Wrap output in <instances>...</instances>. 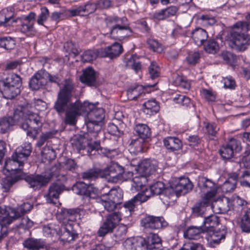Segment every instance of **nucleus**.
<instances>
[{"mask_svg": "<svg viewBox=\"0 0 250 250\" xmlns=\"http://www.w3.org/2000/svg\"><path fill=\"white\" fill-rule=\"evenodd\" d=\"M150 187L155 195H161L165 188L164 183L160 181L155 183Z\"/></svg>", "mask_w": 250, "mask_h": 250, "instance_id": "13d9d810", "label": "nucleus"}, {"mask_svg": "<svg viewBox=\"0 0 250 250\" xmlns=\"http://www.w3.org/2000/svg\"><path fill=\"white\" fill-rule=\"evenodd\" d=\"M250 30V23L238 21L233 25L230 33V45L240 51H244L249 45V40L245 33Z\"/></svg>", "mask_w": 250, "mask_h": 250, "instance_id": "39448f33", "label": "nucleus"}, {"mask_svg": "<svg viewBox=\"0 0 250 250\" xmlns=\"http://www.w3.org/2000/svg\"><path fill=\"white\" fill-rule=\"evenodd\" d=\"M142 225L146 229H159L167 224L163 217L148 216L142 220Z\"/></svg>", "mask_w": 250, "mask_h": 250, "instance_id": "aec40b11", "label": "nucleus"}, {"mask_svg": "<svg viewBox=\"0 0 250 250\" xmlns=\"http://www.w3.org/2000/svg\"><path fill=\"white\" fill-rule=\"evenodd\" d=\"M42 156L43 159L49 162L55 159L56 153L54 149L49 146H45L42 151Z\"/></svg>", "mask_w": 250, "mask_h": 250, "instance_id": "49530a36", "label": "nucleus"}, {"mask_svg": "<svg viewBox=\"0 0 250 250\" xmlns=\"http://www.w3.org/2000/svg\"><path fill=\"white\" fill-rule=\"evenodd\" d=\"M205 51L211 54H215L219 49L218 43L214 40H209L204 47Z\"/></svg>", "mask_w": 250, "mask_h": 250, "instance_id": "6e6d98bb", "label": "nucleus"}, {"mask_svg": "<svg viewBox=\"0 0 250 250\" xmlns=\"http://www.w3.org/2000/svg\"><path fill=\"white\" fill-rule=\"evenodd\" d=\"M9 215L5 207H0V241L7 236V226L12 222V219L8 217Z\"/></svg>", "mask_w": 250, "mask_h": 250, "instance_id": "dca6fc26", "label": "nucleus"}, {"mask_svg": "<svg viewBox=\"0 0 250 250\" xmlns=\"http://www.w3.org/2000/svg\"><path fill=\"white\" fill-rule=\"evenodd\" d=\"M13 13L9 12L7 9H3L0 12V25L8 26L11 24L10 21L12 19Z\"/></svg>", "mask_w": 250, "mask_h": 250, "instance_id": "a19ab883", "label": "nucleus"}, {"mask_svg": "<svg viewBox=\"0 0 250 250\" xmlns=\"http://www.w3.org/2000/svg\"><path fill=\"white\" fill-rule=\"evenodd\" d=\"M46 83L45 71H39L31 78L29 86L32 90H36L45 85Z\"/></svg>", "mask_w": 250, "mask_h": 250, "instance_id": "5701e85b", "label": "nucleus"}, {"mask_svg": "<svg viewBox=\"0 0 250 250\" xmlns=\"http://www.w3.org/2000/svg\"><path fill=\"white\" fill-rule=\"evenodd\" d=\"M105 177L108 182L112 183L131 180V190L133 192L140 190L147 181L146 176L141 173H119L113 176L110 175V173H106Z\"/></svg>", "mask_w": 250, "mask_h": 250, "instance_id": "6e6552de", "label": "nucleus"}, {"mask_svg": "<svg viewBox=\"0 0 250 250\" xmlns=\"http://www.w3.org/2000/svg\"><path fill=\"white\" fill-rule=\"evenodd\" d=\"M15 45V41L10 37H0V47L5 49H13Z\"/></svg>", "mask_w": 250, "mask_h": 250, "instance_id": "a18cd8bd", "label": "nucleus"}, {"mask_svg": "<svg viewBox=\"0 0 250 250\" xmlns=\"http://www.w3.org/2000/svg\"><path fill=\"white\" fill-rule=\"evenodd\" d=\"M97 3L89 1L83 5L69 10L72 16H85L93 13L97 9Z\"/></svg>", "mask_w": 250, "mask_h": 250, "instance_id": "6ab92c4d", "label": "nucleus"}, {"mask_svg": "<svg viewBox=\"0 0 250 250\" xmlns=\"http://www.w3.org/2000/svg\"><path fill=\"white\" fill-rule=\"evenodd\" d=\"M161 245L160 237L155 233H150L145 240L142 238L127 239L123 244L124 250H146L160 248Z\"/></svg>", "mask_w": 250, "mask_h": 250, "instance_id": "423d86ee", "label": "nucleus"}, {"mask_svg": "<svg viewBox=\"0 0 250 250\" xmlns=\"http://www.w3.org/2000/svg\"><path fill=\"white\" fill-rule=\"evenodd\" d=\"M241 149L240 142L234 138H231L228 142L223 145L220 149V153L224 159L231 158L234 152H239Z\"/></svg>", "mask_w": 250, "mask_h": 250, "instance_id": "f8f14e48", "label": "nucleus"}, {"mask_svg": "<svg viewBox=\"0 0 250 250\" xmlns=\"http://www.w3.org/2000/svg\"><path fill=\"white\" fill-rule=\"evenodd\" d=\"M20 30L24 34H32L34 32L33 22L28 20H23L21 23Z\"/></svg>", "mask_w": 250, "mask_h": 250, "instance_id": "de8ad7c7", "label": "nucleus"}, {"mask_svg": "<svg viewBox=\"0 0 250 250\" xmlns=\"http://www.w3.org/2000/svg\"><path fill=\"white\" fill-rule=\"evenodd\" d=\"M145 140L143 138H137L133 139L130 144L131 152L137 154L144 151V144Z\"/></svg>", "mask_w": 250, "mask_h": 250, "instance_id": "c9c22d12", "label": "nucleus"}, {"mask_svg": "<svg viewBox=\"0 0 250 250\" xmlns=\"http://www.w3.org/2000/svg\"><path fill=\"white\" fill-rule=\"evenodd\" d=\"M159 109V104L154 99L148 100L143 104V112L149 116L157 113Z\"/></svg>", "mask_w": 250, "mask_h": 250, "instance_id": "cd10ccee", "label": "nucleus"}, {"mask_svg": "<svg viewBox=\"0 0 250 250\" xmlns=\"http://www.w3.org/2000/svg\"><path fill=\"white\" fill-rule=\"evenodd\" d=\"M154 195L150 187H149L148 188H145L143 191L137 194L136 196H139L138 199L139 200L140 202L142 203L146 201L150 197Z\"/></svg>", "mask_w": 250, "mask_h": 250, "instance_id": "8fccbe9b", "label": "nucleus"}, {"mask_svg": "<svg viewBox=\"0 0 250 250\" xmlns=\"http://www.w3.org/2000/svg\"><path fill=\"white\" fill-rule=\"evenodd\" d=\"M59 229L60 230V226L59 225L50 223L43 227L42 231L44 235L50 237L57 235L59 233Z\"/></svg>", "mask_w": 250, "mask_h": 250, "instance_id": "ea45409f", "label": "nucleus"}, {"mask_svg": "<svg viewBox=\"0 0 250 250\" xmlns=\"http://www.w3.org/2000/svg\"><path fill=\"white\" fill-rule=\"evenodd\" d=\"M191 37L195 43L200 46L202 45L204 42L207 40L208 35L205 30L201 28H197L192 32Z\"/></svg>", "mask_w": 250, "mask_h": 250, "instance_id": "c756f323", "label": "nucleus"}, {"mask_svg": "<svg viewBox=\"0 0 250 250\" xmlns=\"http://www.w3.org/2000/svg\"><path fill=\"white\" fill-rule=\"evenodd\" d=\"M125 18H119L116 16H109L105 19V23L110 29V34H116L117 31H121L124 29L123 22L126 21Z\"/></svg>", "mask_w": 250, "mask_h": 250, "instance_id": "f3484780", "label": "nucleus"}, {"mask_svg": "<svg viewBox=\"0 0 250 250\" xmlns=\"http://www.w3.org/2000/svg\"><path fill=\"white\" fill-rule=\"evenodd\" d=\"M207 132L209 135L214 136L219 130V128L214 123H209L206 126Z\"/></svg>", "mask_w": 250, "mask_h": 250, "instance_id": "774afa93", "label": "nucleus"}, {"mask_svg": "<svg viewBox=\"0 0 250 250\" xmlns=\"http://www.w3.org/2000/svg\"><path fill=\"white\" fill-rule=\"evenodd\" d=\"M53 173H42L41 174H32L25 177V181L30 187L36 190L47 184L53 176Z\"/></svg>", "mask_w": 250, "mask_h": 250, "instance_id": "9b49d317", "label": "nucleus"}, {"mask_svg": "<svg viewBox=\"0 0 250 250\" xmlns=\"http://www.w3.org/2000/svg\"><path fill=\"white\" fill-rule=\"evenodd\" d=\"M100 49L102 53V54H100L101 57H109L110 59L118 56L123 50L122 46L117 42H115L106 48Z\"/></svg>", "mask_w": 250, "mask_h": 250, "instance_id": "b1692460", "label": "nucleus"}, {"mask_svg": "<svg viewBox=\"0 0 250 250\" xmlns=\"http://www.w3.org/2000/svg\"><path fill=\"white\" fill-rule=\"evenodd\" d=\"M74 88L72 80L70 78L65 79L63 86L58 93L54 108L59 113H63L66 109L64 122L71 125L76 124L78 116L82 114H86L88 133L96 138L101 128L99 123L102 122L104 117V109L98 108L95 104L87 102L82 103L80 100H77L67 106L71 99Z\"/></svg>", "mask_w": 250, "mask_h": 250, "instance_id": "f257e3e1", "label": "nucleus"}, {"mask_svg": "<svg viewBox=\"0 0 250 250\" xmlns=\"http://www.w3.org/2000/svg\"><path fill=\"white\" fill-rule=\"evenodd\" d=\"M48 16V10L46 8H42L41 13L38 17L37 23L39 25H43L44 22L47 20Z\"/></svg>", "mask_w": 250, "mask_h": 250, "instance_id": "69168bd1", "label": "nucleus"}, {"mask_svg": "<svg viewBox=\"0 0 250 250\" xmlns=\"http://www.w3.org/2000/svg\"><path fill=\"white\" fill-rule=\"evenodd\" d=\"M78 166L74 159H67L64 163L65 169L69 171H74L77 169Z\"/></svg>", "mask_w": 250, "mask_h": 250, "instance_id": "338daca9", "label": "nucleus"}, {"mask_svg": "<svg viewBox=\"0 0 250 250\" xmlns=\"http://www.w3.org/2000/svg\"><path fill=\"white\" fill-rule=\"evenodd\" d=\"M5 177L2 178L1 184L5 189L9 188L18 179L16 177V173H7Z\"/></svg>", "mask_w": 250, "mask_h": 250, "instance_id": "37998d69", "label": "nucleus"}, {"mask_svg": "<svg viewBox=\"0 0 250 250\" xmlns=\"http://www.w3.org/2000/svg\"><path fill=\"white\" fill-rule=\"evenodd\" d=\"M124 167L118 163L111 161L104 168V172H124Z\"/></svg>", "mask_w": 250, "mask_h": 250, "instance_id": "864d4df0", "label": "nucleus"}, {"mask_svg": "<svg viewBox=\"0 0 250 250\" xmlns=\"http://www.w3.org/2000/svg\"><path fill=\"white\" fill-rule=\"evenodd\" d=\"M201 96L208 101L213 102L216 99L215 94L209 89L203 88L200 90Z\"/></svg>", "mask_w": 250, "mask_h": 250, "instance_id": "4d7b16f0", "label": "nucleus"}, {"mask_svg": "<svg viewBox=\"0 0 250 250\" xmlns=\"http://www.w3.org/2000/svg\"><path fill=\"white\" fill-rule=\"evenodd\" d=\"M77 194L84 195L91 199H95L98 194V189L92 185H88L83 182H78L73 188Z\"/></svg>", "mask_w": 250, "mask_h": 250, "instance_id": "ddd939ff", "label": "nucleus"}, {"mask_svg": "<svg viewBox=\"0 0 250 250\" xmlns=\"http://www.w3.org/2000/svg\"><path fill=\"white\" fill-rule=\"evenodd\" d=\"M134 166L137 172H154L157 169L158 162L154 159H147Z\"/></svg>", "mask_w": 250, "mask_h": 250, "instance_id": "4be33fe9", "label": "nucleus"}, {"mask_svg": "<svg viewBox=\"0 0 250 250\" xmlns=\"http://www.w3.org/2000/svg\"><path fill=\"white\" fill-rule=\"evenodd\" d=\"M147 44L150 48L153 50V51L158 53H160L163 50V48L161 44L154 39H149L147 41Z\"/></svg>", "mask_w": 250, "mask_h": 250, "instance_id": "680f3d73", "label": "nucleus"}, {"mask_svg": "<svg viewBox=\"0 0 250 250\" xmlns=\"http://www.w3.org/2000/svg\"><path fill=\"white\" fill-rule=\"evenodd\" d=\"M161 69L155 62H151L148 67V73L152 79H155L160 75Z\"/></svg>", "mask_w": 250, "mask_h": 250, "instance_id": "09e8293b", "label": "nucleus"}, {"mask_svg": "<svg viewBox=\"0 0 250 250\" xmlns=\"http://www.w3.org/2000/svg\"><path fill=\"white\" fill-rule=\"evenodd\" d=\"M135 130L139 138L145 139L150 136L151 132L149 127L143 124H139L135 126Z\"/></svg>", "mask_w": 250, "mask_h": 250, "instance_id": "58836bf2", "label": "nucleus"}, {"mask_svg": "<svg viewBox=\"0 0 250 250\" xmlns=\"http://www.w3.org/2000/svg\"><path fill=\"white\" fill-rule=\"evenodd\" d=\"M237 175L229 177L222 186V190L224 192H230L234 190L237 183Z\"/></svg>", "mask_w": 250, "mask_h": 250, "instance_id": "e433bc0d", "label": "nucleus"}, {"mask_svg": "<svg viewBox=\"0 0 250 250\" xmlns=\"http://www.w3.org/2000/svg\"><path fill=\"white\" fill-rule=\"evenodd\" d=\"M29 108L28 105L19 106L14 110L13 116L0 118V133L7 132L11 126L24 121L21 127L26 131L28 136L35 139L38 133V127L41 124V118L38 114L29 110Z\"/></svg>", "mask_w": 250, "mask_h": 250, "instance_id": "f03ea898", "label": "nucleus"}, {"mask_svg": "<svg viewBox=\"0 0 250 250\" xmlns=\"http://www.w3.org/2000/svg\"><path fill=\"white\" fill-rule=\"evenodd\" d=\"M58 234L61 240L64 242H70L74 240L77 235L73 229L72 224H67L65 226H61Z\"/></svg>", "mask_w": 250, "mask_h": 250, "instance_id": "412c9836", "label": "nucleus"}, {"mask_svg": "<svg viewBox=\"0 0 250 250\" xmlns=\"http://www.w3.org/2000/svg\"><path fill=\"white\" fill-rule=\"evenodd\" d=\"M173 84L184 89L188 90L190 87V83L186 77L177 75L173 81Z\"/></svg>", "mask_w": 250, "mask_h": 250, "instance_id": "79ce46f5", "label": "nucleus"}, {"mask_svg": "<svg viewBox=\"0 0 250 250\" xmlns=\"http://www.w3.org/2000/svg\"><path fill=\"white\" fill-rule=\"evenodd\" d=\"M139 196L136 195L133 198L125 202L120 212H115L108 215L105 221L98 230L99 236H104L111 231L121 220L122 216H124V217L130 216L135 211L136 206L138 204H141L138 199Z\"/></svg>", "mask_w": 250, "mask_h": 250, "instance_id": "7ed1b4c3", "label": "nucleus"}, {"mask_svg": "<svg viewBox=\"0 0 250 250\" xmlns=\"http://www.w3.org/2000/svg\"><path fill=\"white\" fill-rule=\"evenodd\" d=\"M205 232L202 226H190L184 232V235L185 238L188 239H198L200 237L201 234Z\"/></svg>", "mask_w": 250, "mask_h": 250, "instance_id": "2f4dec72", "label": "nucleus"}, {"mask_svg": "<svg viewBox=\"0 0 250 250\" xmlns=\"http://www.w3.org/2000/svg\"><path fill=\"white\" fill-rule=\"evenodd\" d=\"M197 186L202 194V204L208 206L213 200L216 194V184L209 179L201 177L198 178Z\"/></svg>", "mask_w": 250, "mask_h": 250, "instance_id": "1a4fd4ad", "label": "nucleus"}, {"mask_svg": "<svg viewBox=\"0 0 250 250\" xmlns=\"http://www.w3.org/2000/svg\"><path fill=\"white\" fill-rule=\"evenodd\" d=\"M169 183V187L165 188L160 195L161 200L165 205L170 204L175 200V197L180 194L188 193L193 188V185L189 179L185 177L173 178Z\"/></svg>", "mask_w": 250, "mask_h": 250, "instance_id": "20e7f679", "label": "nucleus"}, {"mask_svg": "<svg viewBox=\"0 0 250 250\" xmlns=\"http://www.w3.org/2000/svg\"><path fill=\"white\" fill-rule=\"evenodd\" d=\"M78 216L77 212L74 209L61 208L56 215L57 220L62 223L61 226H65L67 224H72L76 220Z\"/></svg>", "mask_w": 250, "mask_h": 250, "instance_id": "2eb2a0df", "label": "nucleus"}, {"mask_svg": "<svg viewBox=\"0 0 250 250\" xmlns=\"http://www.w3.org/2000/svg\"><path fill=\"white\" fill-rule=\"evenodd\" d=\"M31 144L25 142L18 147L12 156V160L6 163L7 172H21L23 163L26 161L32 152Z\"/></svg>", "mask_w": 250, "mask_h": 250, "instance_id": "0eeeda50", "label": "nucleus"}, {"mask_svg": "<svg viewBox=\"0 0 250 250\" xmlns=\"http://www.w3.org/2000/svg\"><path fill=\"white\" fill-rule=\"evenodd\" d=\"M146 93L145 87L142 85L135 84L131 86L126 91L128 99L130 100L137 99L140 96Z\"/></svg>", "mask_w": 250, "mask_h": 250, "instance_id": "7c9ffc66", "label": "nucleus"}, {"mask_svg": "<svg viewBox=\"0 0 250 250\" xmlns=\"http://www.w3.org/2000/svg\"><path fill=\"white\" fill-rule=\"evenodd\" d=\"M64 48L70 55L72 54L74 56H76L79 53L77 44L72 41L65 42L64 44Z\"/></svg>", "mask_w": 250, "mask_h": 250, "instance_id": "3c124183", "label": "nucleus"}, {"mask_svg": "<svg viewBox=\"0 0 250 250\" xmlns=\"http://www.w3.org/2000/svg\"><path fill=\"white\" fill-rule=\"evenodd\" d=\"M102 54L101 49L99 50H87L84 52L82 56L83 62H90L96 59L97 57H100Z\"/></svg>", "mask_w": 250, "mask_h": 250, "instance_id": "4c0bfd02", "label": "nucleus"}, {"mask_svg": "<svg viewBox=\"0 0 250 250\" xmlns=\"http://www.w3.org/2000/svg\"><path fill=\"white\" fill-rule=\"evenodd\" d=\"M163 143L166 148L171 152L178 151L183 147L182 141L176 137H167L164 139Z\"/></svg>", "mask_w": 250, "mask_h": 250, "instance_id": "bb28decb", "label": "nucleus"}, {"mask_svg": "<svg viewBox=\"0 0 250 250\" xmlns=\"http://www.w3.org/2000/svg\"><path fill=\"white\" fill-rule=\"evenodd\" d=\"M23 245L25 247L32 250H36L41 246L37 240L32 238L25 241Z\"/></svg>", "mask_w": 250, "mask_h": 250, "instance_id": "e2e57ef3", "label": "nucleus"}, {"mask_svg": "<svg viewBox=\"0 0 250 250\" xmlns=\"http://www.w3.org/2000/svg\"><path fill=\"white\" fill-rule=\"evenodd\" d=\"M63 186L62 184L54 183L49 188L48 194L46 195L47 202L56 204L58 202L60 193L62 190Z\"/></svg>", "mask_w": 250, "mask_h": 250, "instance_id": "393cba45", "label": "nucleus"}, {"mask_svg": "<svg viewBox=\"0 0 250 250\" xmlns=\"http://www.w3.org/2000/svg\"><path fill=\"white\" fill-rule=\"evenodd\" d=\"M225 88L233 89L235 88L236 83L234 79L230 76L224 78L222 80Z\"/></svg>", "mask_w": 250, "mask_h": 250, "instance_id": "bf43d9fd", "label": "nucleus"}, {"mask_svg": "<svg viewBox=\"0 0 250 250\" xmlns=\"http://www.w3.org/2000/svg\"><path fill=\"white\" fill-rule=\"evenodd\" d=\"M80 81L88 85H93L96 81V73L94 69L88 67L83 70V74L80 77Z\"/></svg>", "mask_w": 250, "mask_h": 250, "instance_id": "c85d7f7f", "label": "nucleus"}, {"mask_svg": "<svg viewBox=\"0 0 250 250\" xmlns=\"http://www.w3.org/2000/svg\"><path fill=\"white\" fill-rule=\"evenodd\" d=\"M100 147V142L95 141L93 143H88L86 148L87 154L89 156L95 155Z\"/></svg>", "mask_w": 250, "mask_h": 250, "instance_id": "052dcab7", "label": "nucleus"}, {"mask_svg": "<svg viewBox=\"0 0 250 250\" xmlns=\"http://www.w3.org/2000/svg\"><path fill=\"white\" fill-rule=\"evenodd\" d=\"M219 223V220L218 216L215 215H210L205 217L202 226L204 228L205 231L208 230L214 229V228L217 227Z\"/></svg>", "mask_w": 250, "mask_h": 250, "instance_id": "72a5a7b5", "label": "nucleus"}, {"mask_svg": "<svg viewBox=\"0 0 250 250\" xmlns=\"http://www.w3.org/2000/svg\"><path fill=\"white\" fill-rule=\"evenodd\" d=\"M21 92L19 87L3 86L2 96L7 99H12Z\"/></svg>", "mask_w": 250, "mask_h": 250, "instance_id": "f704fd0d", "label": "nucleus"}, {"mask_svg": "<svg viewBox=\"0 0 250 250\" xmlns=\"http://www.w3.org/2000/svg\"><path fill=\"white\" fill-rule=\"evenodd\" d=\"M126 65L130 67L136 73L142 68V65L136 55H132L126 62Z\"/></svg>", "mask_w": 250, "mask_h": 250, "instance_id": "c03bdc74", "label": "nucleus"}, {"mask_svg": "<svg viewBox=\"0 0 250 250\" xmlns=\"http://www.w3.org/2000/svg\"><path fill=\"white\" fill-rule=\"evenodd\" d=\"M222 57L224 61L229 64L234 66L236 64L237 57L236 55L229 52L222 53Z\"/></svg>", "mask_w": 250, "mask_h": 250, "instance_id": "603ef678", "label": "nucleus"}, {"mask_svg": "<svg viewBox=\"0 0 250 250\" xmlns=\"http://www.w3.org/2000/svg\"><path fill=\"white\" fill-rule=\"evenodd\" d=\"M123 198V193L121 190L111 189L108 193L95 198L96 202L104 206L105 209L111 211L116 208Z\"/></svg>", "mask_w": 250, "mask_h": 250, "instance_id": "9d476101", "label": "nucleus"}, {"mask_svg": "<svg viewBox=\"0 0 250 250\" xmlns=\"http://www.w3.org/2000/svg\"><path fill=\"white\" fill-rule=\"evenodd\" d=\"M240 227L242 232L250 233V221L243 217L241 218Z\"/></svg>", "mask_w": 250, "mask_h": 250, "instance_id": "0e129e2a", "label": "nucleus"}, {"mask_svg": "<svg viewBox=\"0 0 250 250\" xmlns=\"http://www.w3.org/2000/svg\"><path fill=\"white\" fill-rule=\"evenodd\" d=\"M210 208L215 213H224L229 210L231 204L229 198L224 197L222 199L213 200L208 204Z\"/></svg>", "mask_w": 250, "mask_h": 250, "instance_id": "a211bd4d", "label": "nucleus"}, {"mask_svg": "<svg viewBox=\"0 0 250 250\" xmlns=\"http://www.w3.org/2000/svg\"><path fill=\"white\" fill-rule=\"evenodd\" d=\"M3 86H11L20 87L21 85V77L15 73H10L1 82Z\"/></svg>", "mask_w": 250, "mask_h": 250, "instance_id": "473e14b6", "label": "nucleus"}, {"mask_svg": "<svg viewBox=\"0 0 250 250\" xmlns=\"http://www.w3.org/2000/svg\"><path fill=\"white\" fill-rule=\"evenodd\" d=\"M173 101L183 106H188L190 103V99L186 95L177 94L173 98Z\"/></svg>", "mask_w": 250, "mask_h": 250, "instance_id": "5fc2aeb1", "label": "nucleus"}, {"mask_svg": "<svg viewBox=\"0 0 250 250\" xmlns=\"http://www.w3.org/2000/svg\"><path fill=\"white\" fill-rule=\"evenodd\" d=\"M207 245L210 248H214L219 245L226 238V232L223 230H208L205 231Z\"/></svg>", "mask_w": 250, "mask_h": 250, "instance_id": "4468645a", "label": "nucleus"}, {"mask_svg": "<svg viewBox=\"0 0 250 250\" xmlns=\"http://www.w3.org/2000/svg\"><path fill=\"white\" fill-rule=\"evenodd\" d=\"M5 208L9 213L8 217L11 218L13 221L14 219H17L30 211L32 208V205L29 203H25L18 207L16 209H11L6 207Z\"/></svg>", "mask_w": 250, "mask_h": 250, "instance_id": "a878e982", "label": "nucleus"}]
</instances>
